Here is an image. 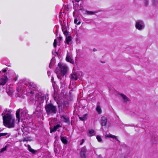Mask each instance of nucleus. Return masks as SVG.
<instances>
[{
    "label": "nucleus",
    "instance_id": "f257e3e1",
    "mask_svg": "<svg viewBox=\"0 0 158 158\" xmlns=\"http://www.w3.org/2000/svg\"><path fill=\"white\" fill-rule=\"evenodd\" d=\"M2 115V116L3 124L5 126L9 128L14 127L15 119L12 117L7 109L4 110Z\"/></svg>",
    "mask_w": 158,
    "mask_h": 158
},
{
    "label": "nucleus",
    "instance_id": "f03ea898",
    "mask_svg": "<svg viewBox=\"0 0 158 158\" xmlns=\"http://www.w3.org/2000/svg\"><path fill=\"white\" fill-rule=\"evenodd\" d=\"M44 99H46V97L44 96V95L41 92L36 93L35 95V99L33 98V96H31L30 99V101L32 100V102H35V104L37 106V108L36 109V110L38 109L39 110H40V107H39V105L41 106V104L42 103L44 100Z\"/></svg>",
    "mask_w": 158,
    "mask_h": 158
},
{
    "label": "nucleus",
    "instance_id": "7ed1b4c3",
    "mask_svg": "<svg viewBox=\"0 0 158 158\" xmlns=\"http://www.w3.org/2000/svg\"><path fill=\"white\" fill-rule=\"evenodd\" d=\"M58 67L57 68L55 72L58 78H60L61 76H63L65 74L67 70V67L63 64L59 63Z\"/></svg>",
    "mask_w": 158,
    "mask_h": 158
},
{
    "label": "nucleus",
    "instance_id": "20e7f679",
    "mask_svg": "<svg viewBox=\"0 0 158 158\" xmlns=\"http://www.w3.org/2000/svg\"><path fill=\"white\" fill-rule=\"evenodd\" d=\"M47 100L46 101V104L45 108L47 114L53 115L56 114L57 110L56 106L52 103L47 104Z\"/></svg>",
    "mask_w": 158,
    "mask_h": 158
},
{
    "label": "nucleus",
    "instance_id": "39448f33",
    "mask_svg": "<svg viewBox=\"0 0 158 158\" xmlns=\"http://www.w3.org/2000/svg\"><path fill=\"white\" fill-rule=\"evenodd\" d=\"M20 110H18L16 112V116L18 122L20 121V119H25L28 115L27 111L23 110L21 112L20 114Z\"/></svg>",
    "mask_w": 158,
    "mask_h": 158
},
{
    "label": "nucleus",
    "instance_id": "423d86ee",
    "mask_svg": "<svg viewBox=\"0 0 158 158\" xmlns=\"http://www.w3.org/2000/svg\"><path fill=\"white\" fill-rule=\"evenodd\" d=\"M135 27L140 31L143 30L145 27V24L144 21L141 19H138L135 21Z\"/></svg>",
    "mask_w": 158,
    "mask_h": 158
},
{
    "label": "nucleus",
    "instance_id": "0eeeda50",
    "mask_svg": "<svg viewBox=\"0 0 158 158\" xmlns=\"http://www.w3.org/2000/svg\"><path fill=\"white\" fill-rule=\"evenodd\" d=\"M29 90L28 92L32 94H35L36 92V86L34 83H31L29 84L28 86Z\"/></svg>",
    "mask_w": 158,
    "mask_h": 158
},
{
    "label": "nucleus",
    "instance_id": "6e6552de",
    "mask_svg": "<svg viewBox=\"0 0 158 158\" xmlns=\"http://www.w3.org/2000/svg\"><path fill=\"white\" fill-rule=\"evenodd\" d=\"M6 92L9 95H11L14 91V89L12 86L8 85L6 87Z\"/></svg>",
    "mask_w": 158,
    "mask_h": 158
},
{
    "label": "nucleus",
    "instance_id": "1a4fd4ad",
    "mask_svg": "<svg viewBox=\"0 0 158 158\" xmlns=\"http://www.w3.org/2000/svg\"><path fill=\"white\" fill-rule=\"evenodd\" d=\"M86 152V148L85 147H82L81 149L80 152V156L81 158H86L85 153Z\"/></svg>",
    "mask_w": 158,
    "mask_h": 158
},
{
    "label": "nucleus",
    "instance_id": "9d476101",
    "mask_svg": "<svg viewBox=\"0 0 158 158\" xmlns=\"http://www.w3.org/2000/svg\"><path fill=\"white\" fill-rule=\"evenodd\" d=\"M61 119L64 122L69 123H70L69 117L65 115H63L60 116Z\"/></svg>",
    "mask_w": 158,
    "mask_h": 158
},
{
    "label": "nucleus",
    "instance_id": "9b49d317",
    "mask_svg": "<svg viewBox=\"0 0 158 158\" xmlns=\"http://www.w3.org/2000/svg\"><path fill=\"white\" fill-rule=\"evenodd\" d=\"M7 77L6 76L4 75L0 80V85H3L6 83Z\"/></svg>",
    "mask_w": 158,
    "mask_h": 158
},
{
    "label": "nucleus",
    "instance_id": "f8f14e48",
    "mask_svg": "<svg viewBox=\"0 0 158 158\" xmlns=\"http://www.w3.org/2000/svg\"><path fill=\"white\" fill-rule=\"evenodd\" d=\"M70 77L71 80L76 81L77 79V73H72L70 75Z\"/></svg>",
    "mask_w": 158,
    "mask_h": 158
},
{
    "label": "nucleus",
    "instance_id": "ddd939ff",
    "mask_svg": "<svg viewBox=\"0 0 158 158\" xmlns=\"http://www.w3.org/2000/svg\"><path fill=\"white\" fill-rule=\"evenodd\" d=\"M101 123L102 126H105L106 125L107 122V119L105 117H102L101 118Z\"/></svg>",
    "mask_w": 158,
    "mask_h": 158
},
{
    "label": "nucleus",
    "instance_id": "4468645a",
    "mask_svg": "<svg viewBox=\"0 0 158 158\" xmlns=\"http://www.w3.org/2000/svg\"><path fill=\"white\" fill-rule=\"evenodd\" d=\"M72 37L71 36H67L66 37V39L64 41L65 43H67L69 45L72 43Z\"/></svg>",
    "mask_w": 158,
    "mask_h": 158
},
{
    "label": "nucleus",
    "instance_id": "2eb2a0df",
    "mask_svg": "<svg viewBox=\"0 0 158 158\" xmlns=\"http://www.w3.org/2000/svg\"><path fill=\"white\" fill-rule=\"evenodd\" d=\"M98 12V11L97 10L93 11H88L87 10H86L85 11V14L87 15H94L95 13H97Z\"/></svg>",
    "mask_w": 158,
    "mask_h": 158
},
{
    "label": "nucleus",
    "instance_id": "dca6fc26",
    "mask_svg": "<svg viewBox=\"0 0 158 158\" xmlns=\"http://www.w3.org/2000/svg\"><path fill=\"white\" fill-rule=\"evenodd\" d=\"M120 95L122 98L123 102H126L130 101V99L125 95L123 94H120Z\"/></svg>",
    "mask_w": 158,
    "mask_h": 158
},
{
    "label": "nucleus",
    "instance_id": "f3484780",
    "mask_svg": "<svg viewBox=\"0 0 158 158\" xmlns=\"http://www.w3.org/2000/svg\"><path fill=\"white\" fill-rule=\"evenodd\" d=\"M61 127V126L60 124H57L53 128H52L51 129V132L56 131L57 129Z\"/></svg>",
    "mask_w": 158,
    "mask_h": 158
},
{
    "label": "nucleus",
    "instance_id": "a211bd4d",
    "mask_svg": "<svg viewBox=\"0 0 158 158\" xmlns=\"http://www.w3.org/2000/svg\"><path fill=\"white\" fill-rule=\"evenodd\" d=\"M21 88L20 87L17 88V93H16L15 96L17 97H19L21 95Z\"/></svg>",
    "mask_w": 158,
    "mask_h": 158
},
{
    "label": "nucleus",
    "instance_id": "6ab92c4d",
    "mask_svg": "<svg viewBox=\"0 0 158 158\" xmlns=\"http://www.w3.org/2000/svg\"><path fill=\"white\" fill-rule=\"evenodd\" d=\"M67 137H66L60 136V139L62 142L65 144H67L68 141L67 140Z\"/></svg>",
    "mask_w": 158,
    "mask_h": 158
},
{
    "label": "nucleus",
    "instance_id": "aec40b11",
    "mask_svg": "<svg viewBox=\"0 0 158 158\" xmlns=\"http://www.w3.org/2000/svg\"><path fill=\"white\" fill-rule=\"evenodd\" d=\"M27 147L28 148V150L31 152H32L33 154H35L37 152L36 150H35L32 149L31 146L29 145H27Z\"/></svg>",
    "mask_w": 158,
    "mask_h": 158
},
{
    "label": "nucleus",
    "instance_id": "412c9836",
    "mask_svg": "<svg viewBox=\"0 0 158 158\" xmlns=\"http://www.w3.org/2000/svg\"><path fill=\"white\" fill-rule=\"evenodd\" d=\"M105 136L106 138L109 137V138H113L114 139H116V140H117V141H118V140L117 138V137L116 136H115V135H113L111 134L106 135H105Z\"/></svg>",
    "mask_w": 158,
    "mask_h": 158
},
{
    "label": "nucleus",
    "instance_id": "4be33fe9",
    "mask_svg": "<svg viewBox=\"0 0 158 158\" xmlns=\"http://www.w3.org/2000/svg\"><path fill=\"white\" fill-rule=\"evenodd\" d=\"M88 116V114H84L83 116L79 117V119L82 121H84L86 119Z\"/></svg>",
    "mask_w": 158,
    "mask_h": 158
},
{
    "label": "nucleus",
    "instance_id": "5701e85b",
    "mask_svg": "<svg viewBox=\"0 0 158 158\" xmlns=\"http://www.w3.org/2000/svg\"><path fill=\"white\" fill-rule=\"evenodd\" d=\"M152 4L154 6L158 5V0H152Z\"/></svg>",
    "mask_w": 158,
    "mask_h": 158
},
{
    "label": "nucleus",
    "instance_id": "b1692460",
    "mask_svg": "<svg viewBox=\"0 0 158 158\" xmlns=\"http://www.w3.org/2000/svg\"><path fill=\"white\" fill-rule=\"evenodd\" d=\"M66 60L67 61L70 62V63L73 64L74 62L73 61L72 59H71L69 57L67 56L66 58Z\"/></svg>",
    "mask_w": 158,
    "mask_h": 158
},
{
    "label": "nucleus",
    "instance_id": "393cba45",
    "mask_svg": "<svg viewBox=\"0 0 158 158\" xmlns=\"http://www.w3.org/2000/svg\"><path fill=\"white\" fill-rule=\"evenodd\" d=\"M9 145L8 144H6L5 147L2 148L0 151V153H2L5 151H6L7 149V148L9 147Z\"/></svg>",
    "mask_w": 158,
    "mask_h": 158
},
{
    "label": "nucleus",
    "instance_id": "a878e982",
    "mask_svg": "<svg viewBox=\"0 0 158 158\" xmlns=\"http://www.w3.org/2000/svg\"><path fill=\"white\" fill-rule=\"evenodd\" d=\"M5 136H6V138H7L9 137V135H8V134L7 133H0V137Z\"/></svg>",
    "mask_w": 158,
    "mask_h": 158
},
{
    "label": "nucleus",
    "instance_id": "bb28decb",
    "mask_svg": "<svg viewBox=\"0 0 158 158\" xmlns=\"http://www.w3.org/2000/svg\"><path fill=\"white\" fill-rule=\"evenodd\" d=\"M96 110L99 114H101L102 112V110L100 106L98 105L96 108Z\"/></svg>",
    "mask_w": 158,
    "mask_h": 158
},
{
    "label": "nucleus",
    "instance_id": "cd10ccee",
    "mask_svg": "<svg viewBox=\"0 0 158 158\" xmlns=\"http://www.w3.org/2000/svg\"><path fill=\"white\" fill-rule=\"evenodd\" d=\"M143 3L145 6H148L149 4V0H143Z\"/></svg>",
    "mask_w": 158,
    "mask_h": 158
},
{
    "label": "nucleus",
    "instance_id": "c85d7f7f",
    "mask_svg": "<svg viewBox=\"0 0 158 158\" xmlns=\"http://www.w3.org/2000/svg\"><path fill=\"white\" fill-rule=\"evenodd\" d=\"M94 130H91L89 131V136H92L94 135Z\"/></svg>",
    "mask_w": 158,
    "mask_h": 158
},
{
    "label": "nucleus",
    "instance_id": "c756f323",
    "mask_svg": "<svg viewBox=\"0 0 158 158\" xmlns=\"http://www.w3.org/2000/svg\"><path fill=\"white\" fill-rule=\"evenodd\" d=\"M77 21L78 20L77 19H75L74 20V23L77 25H79L81 23V21H79L78 22H77Z\"/></svg>",
    "mask_w": 158,
    "mask_h": 158
},
{
    "label": "nucleus",
    "instance_id": "7c9ffc66",
    "mask_svg": "<svg viewBox=\"0 0 158 158\" xmlns=\"http://www.w3.org/2000/svg\"><path fill=\"white\" fill-rule=\"evenodd\" d=\"M63 33L66 36V37L70 36L69 33L67 31L64 32Z\"/></svg>",
    "mask_w": 158,
    "mask_h": 158
},
{
    "label": "nucleus",
    "instance_id": "2f4dec72",
    "mask_svg": "<svg viewBox=\"0 0 158 158\" xmlns=\"http://www.w3.org/2000/svg\"><path fill=\"white\" fill-rule=\"evenodd\" d=\"M96 138L98 142H100L102 141V139L100 136L97 135L96 137Z\"/></svg>",
    "mask_w": 158,
    "mask_h": 158
},
{
    "label": "nucleus",
    "instance_id": "473e14b6",
    "mask_svg": "<svg viewBox=\"0 0 158 158\" xmlns=\"http://www.w3.org/2000/svg\"><path fill=\"white\" fill-rule=\"evenodd\" d=\"M62 31L64 32V31H67V28L66 27H62Z\"/></svg>",
    "mask_w": 158,
    "mask_h": 158
},
{
    "label": "nucleus",
    "instance_id": "72a5a7b5",
    "mask_svg": "<svg viewBox=\"0 0 158 158\" xmlns=\"http://www.w3.org/2000/svg\"><path fill=\"white\" fill-rule=\"evenodd\" d=\"M57 40L56 39H55L54 40L53 43V46L54 48H56V46Z\"/></svg>",
    "mask_w": 158,
    "mask_h": 158
},
{
    "label": "nucleus",
    "instance_id": "f704fd0d",
    "mask_svg": "<svg viewBox=\"0 0 158 158\" xmlns=\"http://www.w3.org/2000/svg\"><path fill=\"white\" fill-rule=\"evenodd\" d=\"M85 141V140L84 139H82L81 143H80V145H82Z\"/></svg>",
    "mask_w": 158,
    "mask_h": 158
},
{
    "label": "nucleus",
    "instance_id": "c9c22d12",
    "mask_svg": "<svg viewBox=\"0 0 158 158\" xmlns=\"http://www.w3.org/2000/svg\"><path fill=\"white\" fill-rule=\"evenodd\" d=\"M62 39V38L61 37H59L58 38V40H59L60 41Z\"/></svg>",
    "mask_w": 158,
    "mask_h": 158
},
{
    "label": "nucleus",
    "instance_id": "e433bc0d",
    "mask_svg": "<svg viewBox=\"0 0 158 158\" xmlns=\"http://www.w3.org/2000/svg\"><path fill=\"white\" fill-rule=\"evenodd\" d=\"M73 8H74V9H75V10H77V9L76 8V7H75V6H73Z\"/></svg>",
    "mask_w": 158,
    "mask_h": 158
},
{
    "label": "nucleus",
    "instance_id": "4c0bfd02",
    "mask_svg": "<svg viewBox=\"0 0 158 158\" xmlns=\"http://www.w3.org/2000/svg\"><path fill=\"white\" fill-rule=\"evenodd\" d=\"M28 140L26 139V138H25L24 140H23V141H27Z\"/></svg>",
    "mask_w": 158,
    "mask_h": 158
},
{
    "label": "nucleus",
    "instance_id": "58836bf2",
    "mask_svg": "<svg viewBox=\"0 0 158 158\" xmlns=\"http://www.w3.org/2000/svg\"><path fill=\"white\" fill-rule=\"evenodd\" d=\"M47 73L48 76H49V74H50V73L49 72H48Z\"/></svg>",
    "mask_w": 158,
    "mask_h": 158
},
{
    "label": "nucleus",
    "instance_id": "ea45409f",
    "mask_svg": "<svg viewBox=\"0 0 158 158\" xmlns=\"http://www.w3.org/2000/svg\"><path fill=\"white\" fill-rule=\"evenodd\" d=\"M53 79H54L52 77V78L51 79V81H52Z\"/></svg>",
    "mask_w": 158,
    "mask_h": 158
},
{
    "label": "nucleus",
    "instance_id": "a19ab883",
    "mask_svg": "<svg viewBox=\"0 0 158 158\" xmlns=\"http://www.w3.org/2000/svg\"><path fill=\"white\" fill-rule=\"evenodd\" d=\"M81 9H82V8H80V9H79V10H81Z\"/></svg>",
    "mask_w": 158,
    "mask_h": 158
},
{
    "label": "nucleus",
    "instance_id": "79ce46f5",
    "mask_svg": "<svg viewBox=\"0 0 158 158\" xmlns=\"http://www.w3.org/2000/svg\"><path fill=\"white\" fill-rule=\"evenodd\" d=\"M49 67L50 68H51L50 67H51V66H50V64H49Z\"/></svg>",
    "mask_w": 158,
    "mask_h": 158
},
{
    "label": "nucleus",
    "instance_id": "37998d69",
    "mask_svg": "<svg viewBox=\"0 0 158 158\" xmlns=\"http://www.w3.org/2000/svg\"><path fill=\"white\" fill-rule=\"evenodd\" d=\"M49 67L50 68H51L50 67H51V66H50V64H49Z\"/></svg>",
    "mask_w": 158,
    "mask_h": 158
},
{
    "label": "nucleus",
    "instance_id": "c03bdc74",
    "mask_svg": "<svg viewBox=\"0 0 158 158\" xmlns=\"http://www.w3.org/2000/svg\"><path fill=\"white\" fill-rule=\"evenodd\" d=\"M20 128H18V129H17V130H20Z\"/></svg>",
    "mask_w": 158,
    "mask_h": 158
},
{
    "label": "nucleus",
    "instance_id": "a18cd8bd",
    "mask_svg": "<svg viewBox=\"0 0 158 158\" xmlns=\"http://www.w3.org/2000/svg\"><path fill=\"white\" fill-rule=\"evenodd\" d=\"M16 80H17V78H16V79L15 80V81H16Z\"/></svg>",
    "mask_w": 158,
    "mask_h": 158
},
{
    "label": "nucleus",
    "instance_id": "49530a36",
    "mask_svg": "<svg viewBox=\"0 0 158 158\" xmlns=\"http://www.w3.org/2000/svg\"><path fill=\"white\" fill-rule=\"evenodd\" d=\"M54 151H55V149L54 148Z\"/></svg>",
    "mask_w": 158,
    "mask_h": 158
}]
</instances>
